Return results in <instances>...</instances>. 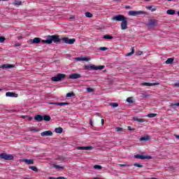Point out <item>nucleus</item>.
<instances>
[{"label": "nucleus", "mask_w": 179, "mask_h": 179, "mask_svg": "<svg viewBox=\"0 0 179 179\" xmlns=\"http://www.w3.org/2000/svg\"><path fill=\"white\" fill-rule=\"evenodd\" d=\"M112 20L116 22H122L121 29L122 30H127L128 29V19L122 15H115L112 17Z\"/></svg>", "instance_id": "2"}, {"label": "nucleus", "mask_w": 179, "mask_h": 179, "mask_svg": "<svg viewBox=\"0 0 179 179\" xmlns=\"http://www.w3.org/2000/svg\"><path fill=\"white\" fill-rule=\"evenodd\" d=\"M42 136H52V131L51 130L45 131L41 133Z\"/></svg>", "instance_id": "13"}, {"label": "nucleus", "mask_w": 179, "mask_h": 179, "mask_svg": "<svg viewBox=\"0 0 179 179\" xmlns=\"http://www.w3.org/2000/svg\"><path fill=\"white\" fill-rule=\"evenodd\" d=\"M159 83H141V86H159Z\"/></svg>", "instance_id": "12"}, {"label": "nucleus", "mask_w": 179, "mask_h": 179, "mask_svg": "<svg viewBox=\"0 0 179 179\" xmlns=\"http://www.w3.org/2000/svg\"><path fill=\"white\" fill-rule=\"evenodd\" d=\"M0 68H2V69H9L10 68H15L14 64H3L0 66Z\"/></svg>", "instance_id": "10"}, {"label": "nucleus", "mask_w": 179, "mask_h": 179, "mask_svg": "<svg viewBox=\"0 0 179 179\" xmlns=\"http://www.w3.org/2000/svg\"><path fill=\"white\" fill-rule=\"evenodd\" d=\"M21 44L20 43H15L14 45L15 47H20Z\"/></svg>", "instance_id": "45"}, {"label": "nucleus", "mask_w": 179, "mask_h": 179, "mask_svg": "<svg viewBox=\"0 0 179 179\" xmlns=\"http://www.w3.org/2000/svg\"><path fill=\"white\" fill-rule=\"evenodd\" d=\"M70 79H79L82 78V76L79 73H73L69 76Z\"/></svg>", "instance_id": "15"}, {"label": "nucleus", "mask_w": 179, "mask_h": 179, "mask_svg": "<svg viewBox=\"0 0 179 179\" xmlns=\"http://www.w3.org/2000/svg\"><path fill=\"white\" fill-rule=\"evenodd\" d=\"M5 40V36H0V43H3Z\"/></svg>", "instance_id": "39"}, {"label": "nucleus", "mask_w": 179, "mask_h": 179, "mask_svg": "<svg viewBox=\"0 0 179 179\" xmlns=\"http://www.w3.org/2000/svg\"><path fill=\"white\" fill-rule=\"evenodd\" d=\"M50 104L54 106H69L68 102H52Z\"/></svg>", "instance_id": "11"}, {"label": "nucleus", "mask_w": 179, "mask_h": 179, "mask_svg": "<svg viewBox=\"0 0 179 179\" xmlns=\"http://www.w3.org/2000/svg\"><path fill=\"white\" fill-rule=\"evenodd\" d=\"M76 149L78 150H92V149H93V147L92 146H87V147L78 146V147H76Z\"/></svg>", "instance_id": "9"}, {"label": "nucleus", "mask_w": 179, "mask_h": 179, "mask_svg": "<svg viewBox=\"0 0 179 179\" xmlns=\"http://www.w3.org/2000/svg\"><path fill=\"white\" fill-rule=\"evenodd\" d=\"M156 115H157L156 113H149L147 115V117H148V118H155Z\"/></svg>", "instance_id": "30"}, {"label": "nucleus", "mask_w": 179, "mask_h": 179, "mask_svg": "<svg viewBox=\"0 0 179 179\" xmlns=\"http://www.w3.org/2000/svg\"><path fill=\"white\" fill-rule=\"evenodd\" d=\"M155 10H156V8H152V9H151V11H152V12H155Z\"/></svg>", "instance_id": "55"}, {"label": "nucleus", "mask_w": 179, "mask_h": 179, "mask_svg": "<svg viewBox=\"0 0 179 179\" xmlns=\"http://www.w3.org/2000/svg\"><path fill=\"white\" fill-rule=\"evenodd\" d=\"M119 166H120V167H127V166H128V165L120 164H119Z\"/></svg>", "instance_id": "46"}, {"label": "nucleus", "mask_w": 179, "mask_h": 179, "mask_svg": "<svg viewBox=\"0 0 179 179\" xmlns=\"http://www.w3.org/2000/svg\"><path fill=\"white\" fill-rule=\"evenodd\" d=\"M142 54H143V52L142 51H139L138 52V55H142Z\"/></svg>", "instance_id": "49"}, {"label": "nucleus", "mask_w": 179, "mask_h": 179, "mask_svg": "<svg viewBox=\"0 0 179 179\" xmlns=\"http://www.w3.org/2000/svg\"><path fill=\"white\" fill-rule=\"evenodd\" d=\"M134 166L135 167H139L140 169H142V167H143V165L139 164H138V163L134 164Z\"/></svg>", "instance_id": "37"}, {"label": "nucleus", "mask_w": 179, "mask_h": 179, "mask_svg": "<svg viewBox=\"0 0 179 179\" xmlns=\"http://www.w3.org/2000/svg\"><path fill=\"white\" fill-rule=\"evenodd\" d=\"M76 61H86L87 62L90 60L87 57H76Z\"/></svg>", "instance_id": "19"}, {"label": "nucleus", "mask_w": 179, "mask_h": 179, "mask_svg": "<svg viewBox=\"0 0 179 179\" xmlns=\"http://www.w3.org/2000/svg\"><path fill=\"white\" fill-rule=\"evenodd\" d=\"M21 118H28V121H31V120H33V117L28 115H21Z\"/></svg>", "instance_id": "32"}, {"label": "nucleus", "mask_w": 179, "mask_h": 179, "mask_svg": "<svg viewBox=\"0 0 179 179\" xmlns=\"http://www.w3.org/2000/svg\"><path fill=\"white\" fill-rule=\"evenodd\" d=\"M63 131L64 129H62V127H57L55 129V132H56V134H62Z\"/></svg>", "instance_id": "20"}, {"label": "nucleus", "mask_w": 179, "mask_h": 179, "mask_svg": "<svg viewBox=\"0 0 179 179\" xmlns=\"http://www.w3.org/2000/svg\"><path fill=\"white\" fill-rule=\"evenodd\" d=\"M40 43H41V38H34L32 41L33 44H40Z\"/></svg>", "instance_id": "18"}, {"label": "nucleus", "mask_w": 179, "mask_h": 179, "mask_svg": "<svg viewBox=\"0 0 179 179\" xmlns=\"http://www.w3.org/2000/svg\"><path fill=\"white\" fill-rule=\"evenodd\" d=\"M174 61V59L173 58H169L167 59V60L166 61V64H173V62Z\"/></svg>", "instance_id": "31"}, {"label": "nucleus", "mask_w": 179, "mask_h": 179, "mask_svg": "<svg viewBox=\"0 0 179 179\" xmlns=\"http://www.w3.org/2000/svg\"><path fill=\"white\" fill-rule=\"evenodd\" d=\"M117 131H122V128H121V127H117Z\"/></svg>", "instance_id": "47"}, {"label": "nucleus", "mask_w": 179, "mask_h": 179, "mask_svg": "<svg viewBox=\"0 0 179 179\" xmlns=\"http://www.w3.org/2000/svg\"><path fill=\"white\" fill-rule=\"evenodd\" d=\"M126 8H127V9H129V6H127Z\"/></svg>", "instance_id": "56"}, {"label": "nucleus", "mask_w": 179, "mask_h": 179, "mask_svg": "<svg viewBox=\"0 0 179 179\" xmlns=\"http://www.w3.org/2000/svg\"><path fill=\"white\" fill-rule=\"evenodd\" d=\"M6 97H17V94L8 92L6 93Z\"/></svg>", "instance_id": "16"}, {"label": "nucleus", "mask_w": 179, "mask_h": 179, "mask_svg": "<svg viewBox=\"0 0 179 179\" xmlns=\"http://www.w3.org/2000/svg\"><path fill=\"white\" fill-rule=\"evenodd\" d=\"M65 78H66V74L59 73L57 76L52 77L51 80H52V82H59L63 80V79H65Z\"/></svg>", "instance_id": "3"}, {"label": "nucleus", "mask_w": 179, "mask_h": 179, "mask_svg": "<svg viewBox=\"0 0 179 179\" xmlns=\"http://www.w3.org/2000/svg\"><path fill=\"white\" fill-rule=\"evenodd\" d=\"M128 13H129V16H138L139 15H143L145 12L142 10H138V11L129 10Z\"/></svg>", "instance_id": "6"}, {"label": "nucleus", "mask_w": 179, "mask_h": 179, "mask_svg": "<svg viewBox=\"0 0 179 179\" xmlns=\"http://www.w3.org/2000/svg\"><path fill=\"white\" fill-rule=\"evenodd\" d=\"M34 120H36L37 122H41V121H43V116H41V115H36L34 117Z\"/></svg>", "instance_id": "17"}, {"label": "nucleus", "mask_w": 179, "mask_h": 179, "mask_svg": "<svg viewBox=\"0 0 179 179\" xmlns=\"http://www.w3.org/2000/svg\"><path fill=\"white\" fill-rule=\"evenodd\" d=\"M134 121H137V122H145V120L142 118L134 117Z\"/></svg>", "instance_id": "27"}, {"label": "nucleus", "mask_w": 179, "mask_h": 179, "mask_svg": "<svg viewBox=\"0 0 179 179\" xmlns=\"http://www.w3.org/2000/svg\"><path fill=\"white\" fill-rule=\"evenodd\" d=\"M87 92H93V88L88 87V88H87Z\"/></svg>", "instance_id": "43"}, {"label": "nucleus", "mask_w": 179, "mask_h": 179, "mask_svg": "<svg viewBox=\"0 0 179 179\" xmlns=\"http://www.w3.org/2000/svg\"><path fill=\"white\" fill-rule=\"evenodd\" d=\"M51 121V117L50 115H44L43 116V121Z\"/></svg>", "instance_id": "26"}, {"label": "nucleus", "mask_w": 179, "mask_h": 179, "mask_svg": "<svg viewBox=\"0 0 179 179\" xmlns=\"http://www.w3.org/2000/svg\"><path fill=\"white\" fill-rule=\"evenodd\" d=\"M166 13L168 15H176V10H173V9H169L166 10Z\"/></svg>", "instance_id": "24"}, {"label": "nucleus", "mask_w": 179, "mask_h": 179, "mask_svg": "<svg viewBox=\"0 0 179 179\" xmlns=\"http://www.w3.org/2000/svg\"><path fill=\"white\" fill-rule=\"evenodd\" d=\"M29 169H30V170H32L33 171H35V173H38V169L37 168V166H29Z\"/></svg>", "instance_id": "23"}, {"label": "nucleus", "mask_w": 179, "mask_h": 179, "mask_svg": "<svg viewBox=\"0 0 179 179\" xmlns=\"http://www.w3.org/2000/svg\"><path fill=\"white\" fill-rule=\"evenodd\" d=\"M94 169H95V170H101V169H103V166L100 165H94Z\"/></svg>", "instance_id": "34"}, {"label": "nucleus", "mask_w": 179, "mask_h": 179, "mask_svg": "<svg viewBox=\"0 0 179 179\" xmlns=\"http://www.w3.org/2000/svg\"><path fill=\"white\" fill-rule=\"evenodd\" d=\"M145 1H150V0H145Z\"/></svg>", "instance_id": "57"}, {"label": "nucleus", "mask_w": 179, "mask_h": 179, "mask_svg": "<svg viewBox=\"0 0 179 179\" xmlns=\"http://www.w3.org/2000/svg\"><path fill=\"white\" fill-rule=\"evenodd\" d=\"M53 167H55V169H58L59 170H64V166H61L59 165H53Z\"/></svg>", "instance_id": "33"}, {"label": "nucleus", "mask_w": 179, "mask_h": 179, "mask_svg": "<svg viewBox=\"0 0 179 179\" xmlns=\"http://www.w3.org/2000/svg\"><path fill=\"white\" fill-rule=\"evenodd\" d=\"M0 159H3L4 160H13V155L6 153H1L0 154Z\"/></svg>", "instance_id": "5"}, {"label": "nucleus", "mask_w": 179, "mask_h": 179, "mask_svg": "<svg viewBox=\"0 0 179 179\" xmlns=\"http://www.w3.org/2000/svg\"><path fill=\"white\" fill-rule=\"evenodd\" d=\"M56 179H65V177L60 176V177L56 178Z\"/></svg>", "instance_id": "48"}, {"label": "nucleus", "mask_w": 179, "mask_h": 179, "mask_svg": "<svg viewBox=\"0 0 179 179\" xmlns=\"http://www.w3.org/2000/svg\"><path fill=\"white\" fill-rule=\"evenodd\" d=\"M127 128H128L129 131H135V129H132V127H131V126H129Z\"/></svg>", "instance_id": "44"}, {"label": "nucleus", "mask_w": 179, "mask_h": 179, "mask_svg": "<svg viewBox=\"0 0 179 179\" xmlns=\"http://www.w3.org/2000/svg\"><path fill=\"white\" fill-rule=\"evenodd\" d=\"M174 136H176V139H178V140H179V135L175 134Z\"/></svg>", "instance_id": "52"}, {"label": "nucleus", "mask_w": 179, "mask_h": 179, "mask_svg": "<svg viewBox=\"0 0 179 179\" xmlns=\"http://www.w3.org/2000/svg\"><path fill=\"white\" fill-rule=\"evenodd\" d=\"M175 106H176L177 107H179V103H172L170 105V107H174Z\"/></svg>", "instance_id": "41"}, {"label": "nucleus", "mask_w": 179, "mask_h": 179, "mask_svg": "<svg viewBox=\"0 0 179 179\" xmlns=\"http://www.w3.org/2000/svg\"><path fill=\"white\" fill-rule=\"evenodd\" d=\"M147 27L149 29H153L156 26V20H149L148 23L146 24Z\"/></svg>", "instance_id": "7"}, {"label": "nucleus", "mask_w": 179, "mask_h": 179, "mask_svg": "<svg viewBox=\"0 0 179 179\" xmlns=\"http://www.w3.org/2000/svg\"><path fill=\"white\" fill-rule=\"evenodd\" d=\"M101 124H102V125H103V124H104V119H101Z\"/></svg>", "instance_id": "53"}, {"label": "nucleus", "mask_w": 179, "mask_h": 179, "mask_svg": "<svg viewBox=\"0 0 179 179\" xmlns=\"http://www.w3.org/2000/svg\"><path fill=\"white\" fill-rule=\"evenodd\" d=\"M150 140V137L149 136H145L140 138V141H146Z\"/></svg>", "instance_id": "21"}, {"label": "nucleus", "mask_w": 179, "mask_h": 179, "mask_svg": "<svg viewBox=\"0 0 179 179\" xmlns=\"http://www.w3.org/2000/svg\"><path fill=\"white\" fill-rule=\"evenodd\" d=\"M166 1H173V0H166Z\"/></svg>", "instance_id": "58"}, {"label": "nucleus", "mask_w": 179, "mask_h": 179, "mask_svg": "<svg viewBox=\"0 0 179 179\" xmlns=\"http://www.w3.org/2000/svg\"><path fill=\"white\" fill-rule=\"evenodd\" d=\"M75 96V93L73 92H69L66 94V97H73Z\"/></svg>", "instance_id": "35"}, {"label": "nucleus", "mask_w": 179, "mask_h": 179, "mask_svg": "<svg viewBox=\"0 0 179 179\" xmlns=\"http://www.w3.org/2000/svg\"><path fill=\"white\" fill-rule=\"evenodd\" d=\"M134 52H135V48H134V47H132V48H131V52L127 53V57H129V56H131V55H134Z\"/></svg>", "instance_id": "25"}, {"label": "nucleus", "mask_w": 179, "mask_h": 179, "mask_svg": "<svg viewBox=\"0 0 179 179\" xmlns=\"http://www.w3.org/2000/svg\"><path fill=\"white\" fill-rule=\"evenodd\" d=\"M109 106L110 107H113V108H116V107H118V103H109Z\"/></svg>", "instance_id": "29"}, {"label": "nucleus", "mask_w": 179, "mask_h": 179, "mask_svg": "<svg viewBox=\"0 0 179 179\" xmlns=\"http://www.w3.org/2000/svg\"><path fill=\"white\" fill-rule=\"evenodd\" d=\"M42 43L44 44H52L55 43V44H59L61 41H64L65 44H75V41H76V39L75 38H71L69 39V38L67 37H64L60 38L58 35H52V36H48V39L46 40H42Z\"/></svg>", "instance_id": "1"}, {"label": "nucleus", "mask_w": 179, "mask_h": 179, "mask_svg": "<svg viewBox=\"0 0 179 179\" xmlns=\"http://www.w3.org/2000/svg\"><path fill=\"white\" fill-rule=\"evenodd\" d=\"M173 87H179V81L174 83Z\"/></svg>", "instance_id": "42"}, {"label": "nucleus", "mask_w": 179, "mask_h": 179, "mask_svg": "<svg viewBox=\"0 0 179 179\" xmlns=\"http://www.w3.org/2000/svg\"><path fill=\"white\" fill-rule=\"evenodd\" d=\"M90 124L92 127H93V122L92 121V120H90Z\"/></svg>", "instance_id": "51"}, {"label": "nucleus", "mask_w": 179, "mask_h": 179, "mask_svg": "<svg viewBox=\"0 0 179 179\" xmlns=\"http://www.w3.org/2000/svg\"><path fill=\"white\" fill-rule=\"evenodd\" d=\"M103 38L108 39V40H113V38H114V36L106 34L103 36Z\"/></svg>", "instance_id": "28"}, {"label": "nucleus", "mask_w": 179, "mask_h": 179, "mask_svg": "<svg viewBox=\"0 0 179 179\" xmlns=\"http://www.w3.org/2000/svg\"><path fill=\"white\" fill-rule=\"evenodd\" d=\"M115 1H119V0H115Z\"/></svg>", "instance_id": "59"}, {"label": "nucleus", "mask_w": 179, "mask_h": 179, "mask_svg": "<svg viewBox=\"0 0 179 179\" xmlns=\"http://www.w3.org/2000/svg\"><path fill=\"white\" fill-rule=\"evenodd\" d=\"M13 5L15 6H20V5H22V1L19 0H15V1L13 2Z\"/></svg>", "instance_id": "22"}, {"label": "nucleus", "mask_w": 179, "mask_h": 179, "mask_svg": "<svg viewBox=\"0 0 179 179\" xmlns=\"http://www.w3.org/2000/svg\"><path fill=\"white\" fill-rule=\"evenodd\" d=\"M21 162L25 163V164H34V160L33 159H22Z\"/></svg>", "instance_id": "14"}, {"label": "nucleus", "mask_w": 179, "mask_h": 179, "mask_svg": "<svg viewBox=\"0 0 179 179\" xmlns=\"http://www.w3.org/2000/svg\"><path fill=\"white\" fill-rule=\"evenodd\" d=\"M85 16H86V17H93V14H92L91 13H89V12H86Z\"/></svg>", "instance_id": "36"}, {"label": "nucleus", "mask_w": 179, "mask_h": 179, "mask_svg": "<svg viewBox=\"0 0 179 179\" xmlns=\"http://www.w3.org/2000/svg\"><path fill=\"white\" fill-rule=\"evenodd\" d=\"M127 102L132 103H134V101L132 100V98L129 97V98L127 99Z\"/></svg>", "instance_id": "38"}, {"label": "nucleus", "mask_w": 179, "mask_h": 179, "mask_svg": "<svg viewBox=\"0 0 179 179\" xmlns=\"http://www.w3.org/2000/svg\"><path fill=\"white\" fill-rule=\"evenodd\" d=\"M135 159H140L141 160H145V159H152V156L150 155H134Z\"/></svg>", "instance_id": "8"}, {"label": "nucleus", "mask_w": 179, "mask_h": 179, "mask_svg": "<svg viewBox=\"0 0 179 179\" xmlns=\"http://www.w3.org/2000/svg\"><path fill=\"white\" fill-rule=\"evenodd\" d=\"M147 9H148L149 10H152V6H148Z\"/></svg>", "instance_id": "50"}, {"label": "nucleus", "mask_w": 179, "mask_h": 179, "mask_svg": "<svg viewBox=\"0 0 179 179\" xmlns=\"http://www.w3.org/2000/svg\"><path fill=\"white\" fill-rule=\"evenodd\" d=\"M87 69H89V71H101V69H104V68H106L105 66H96V65H90L87 66Z\"/></svg>", "instance_id": "4"}, {"label": "nucleus", "mask_w": 179, "mask_h": 179, "mask_svg": "<svg viewBox=\"0 0 179 179\" xmlns=\"http://www.w3.org/2000/svg\"><path fill=\"white\" fill-rule=\"evenodd\" d=\"M48 179H57V178L54 177H49Z\"/></svg>", "instance_id": "54"}, {"label": "nucleus", "mask_w": 179, "mask_h": 179, "mask_svg": "<svg viewBox=\"0 0 179 179\" xmlns=\"http://www.w3.org/2000/svg\"><path fill=\"white\" fill-rule=\"evenodd\" d=\"M99 50H101V51H107V50H108V48H107L106 47H101V48H99Z\"/></svg>", "instance_id": "40"}]
</instances>
